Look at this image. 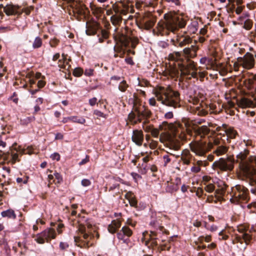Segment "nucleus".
<instances>
[{
    "mask_svg": "<svg viewBox=\"0 0 256 256\" xmlns=\"http://www.w3.org/2000/svg\"><path fill=\"white\" fill-rule=\"evenodd\" d=\"M59 247L60 250H65L69 248V244L66 242H60Z\"/></svg>",
    "mask_w": 256,
    "mask_h": 256,
    "instance_id": "40",
    "label": "nucleus"
},
{
    "mask_svg": "<svg viewBox=\"0 0 256 256\" xmlns=\"http://www.w3.org/2000/svg\"><path fill=\"white\" fill-rule=\"evenodd\" d=\"M238 60L242 62V66L248 70L253 68L255 65V59L254 55L247 52L243 57H239Z\"/></svg>",
    "mask_w": 256,
    "mask_h": 256,
    "instance_id": "8",
    "label": "nucleus"
},
{
    "mask_svg": "<svg viewBox=\"0 0 256 256\" xmlns=\"http://www.w3.org/2000/svg\"><path fill=\"white\" fill-rule=\"evenodd\" d=\"M226 134L227 135V139L228 138H234L238 134L237 132L232 128H228L226 130Z\"/></svg>",
    "mask_w": 256,
    "mask_h": 256,
    "instance_id": "27",
    "label": "nucleus"
},
{
    "mask_svg": "<svg viewBox=\"0 0 256 256\" xmlns=\"http://www.w3.org/2000/svg\"><path fill=\"white\" fill-rule=\"evenodd\" d=\"M142 166H144L143 170L144 173L146 172H148V170H150V171L152 172H157L158 168L155 165H150V164H142Z\"/></svg>",
    "mask_w": 256,
    "mask_h": 256,
    "instance_id": "23",
    "label": "nucleus"
},
{
    "mask_svg": "<svg viewBox=\"0 0 256 256\" xmlns=\"http://www.w3.org/2000/svg\"><path fill=\"white\" fill-rule=\"evenodd\" d=\"M131 175L134 180L142 178V176L136 172H132Z\"/></svg>",
    "mask_w": 256,
    "mask_h": 256,
    "instance_id": "60",
    "label": "nucleus"
},
{
    "mask_svg": "<svg viewBox=\"0 0 256 256\" xmlns=\"http://www.w3.org/2000/svg\"><path fill=\"white\" fill-rule=\"evenodd\" d=\"M46 84V82L42 80H40L38 82L37 86L38 88H42Z\"/></svg>",
    "mask_w": 256,
    "mask_h": 256,
    "instance_id": "57",
    "label": "nucleus"
},
{
    "mask_svg": "<svg viewBox=\"0 0 256 256\" xmlns=\"http://www.w3.org/2000/svg\"><path fill=\"white\" fill-rule=\"evenodd\" d=\"M12 28L10 26H0V32H4L6 31L12 30Z\"/></svg>",
    "mask_w": 256,
    "mask_h": 256,
    "instance_id": "55",
    "label": "nucleus"
},
{
    "mask_svg": "<svg viewBox=\"0 0 256 256\" xmlns=\"http://www.w3.org/2000/svg\"><path fill=\"white\" fill-rule=\"evenodd\" d=\"M20 6L18 4L12 3L8 4L4 8V12L8 16L18 15L22 14V11L20 10Z\"/></svg>",
    "mask_w": 256,
    "mask_h": 256,
    "instance_id": "10",
    "label": "nucleus"
},
{
    "mask_svg": "<svg viewBox=\"0 0 256 256\" xmlns=\"http://www.w3.org/2000/svg\"><path fill=\"white\" fill-rule=\"evenodd\" d=\"M133 196H132V193L130 192H127L125 194V198H126L128 199V201L130 200V199H131Z\"/></svg>",
    "mask_w": 256,
    "mask_h": 256,
    "instance_id": "63",
    "label": "nucleus"
},
{
    "mask_svg": "<svg viewBox=\"0 0 256 256\" xmlns=\"http://www.w3.org/2000/svg\"><path fill=\"white\" fill-rule=\"evenodd\" d=\"M128 87V84H127L125 80H122L119 84L118 88V90L124 92L126 91L127 88Z\"/></svg>",
    "mask_w": 256,
    "mask_h": 256,
    "instance_id": "30",
    "label": "nucleus"
},
{
    "mask_svg": "<svg viewBox=\"0 0 256 256\" xmlns=\"http://www.w3.org/2000/svg\"><path fill=\"white\" fill-rule=\"evenodd\" d=\"M54 176L56 178L57 180V182L58 183H60L62 181V176L59 173L56 172L54 173Z\"/></svg>",
    "mask_w": 256,
    "mask_h": 256,
    "instance_id": "51",
    "label": "nucleus"
},
{
    "mask_svg": "<svg viewBox=\"0 0 256 256\" xmlns=\"http://www.w3.org/2000/svg\"><path fill=\"white\" fill-rule=\"evenodd\" d=\"M210 132V129L206 126H202L198 128L196 130V133L198 135L200 136L201 138L204 136L208 134Z\"/></svg>",
    "mask_w": 256,
    "mask_h": 256,
    "instance_id": "19",
    "label": "nucleus"
},
{
    "mask_svg": "<svg viewBox=\"0 0 256 256\" xmlns=\"http://www.w3.org/2000/svg\"><path fill=\"white\" fill-rule=\"evenodd\" d=\"M200 166H194L190 168L191 172L194 173H198L200 171Z\"/></svg>",
    "mask_w": 256,
    "mask_h": 256,
    "instance_id": "50",
    "label": "nucleus"
},
{
    "mask_svg": "<svg viewBox=\"0 0 256 256\" xmlns=\"http://www.w3.org/2000/svg\"><path fill=\"white\" fill-rule=\"evenodd\" d=\"M198 22L197 21H194L188 26V29L190 33L194 34L198 30Z\"/></svg>",
    "mask_w": 256,
    "mask_h": 256,
    "instance_id": "22",
    "label": "nucleus"
},
{
    "mask_svg": "<svg viewBox=\"0 0 256 256\" xmlns=\"http://www.w3.org/2000/svg\"><path fill=\"white\" fill-rule=\"evenodd\" d=\"M162 126L165 128L170 129L172 132H178V129L182 128V124L180 122H176L174 124H168L167 122H162Z\"/></svg>",
    "mask_w": 256,
    "mask_h": 256,
    "instance_id": "15",
    "label": "nucleus"
},
{
    "mask_svg": "<svg viewBox=\"0 0 256 256\" xmlns=\"http://www.w3.org/2000/svg\"><path fill=\"white\" fill-rule=\"evenodd\" d=\"M192 150L196 155L203 156L206 152V147L204 144H198L191 148Z\"/></svg>",
    "mask_w": 256,
    "mask_h": 256,
    "instance_id": "16",
    "label": "nucleus"
},
{
    "mask_svg": "<svg viewBox=\"0 0 256 256\" xmlns=\"http://www.w3.org/2000/svg\"><path fill=\"white\" fill-rule=\"evenodd\" d=\"M125 62L128 64H129L130 65H134V64L132 59V58L130 57H129V58H125Z\"/></svg>",
    "mask_w": 256,
    "mask_h": 256,
    "instance_id": "56",
    "label": "nucleus"
},
{
    "mask_svg": "<svg viewBox=\"0 0 256 256\" xmlns=\"http://www.w3.org/2000/svg\"><path fill=\"white\" fill-rule=\"evenodd\" d=\"M90 156L88 155H86L85 158L82 159L79 163L80 166L84 165L89 162Z\"/></svg>",
    "mask_w": 256,
    "mask_h": 256,
    "instance_id": "49",
    "label": "nucleus"
},
{
    "mask_svg": "<svg viewBox=\"0 0 256 256\" xmlns=\"http://www.w3.org/2000/svg\"><path fill=\"white\" fill-rule=\"evenodd\" d=\"M149 104L152 106H155L156 105V101L154 98H152L149 100Z\"/></svg>",
    "mask_w": 256,
    "mask_h": 256,
    "instance_id": "61",
    "label": "nucleus"
},
{
    "mask_svg": "<svg viewBox=\"0 0 256 256\" xmlns=\"http://www.w3.org/2000/svg\"><path fill=\"white\" fill-rule=\"evenodd\" d=\"M1 215L2 217H7L8 218L15 219L16 218V214L14 210L8 209L6 210L2 211L1 212Z\"/></svg>",
    "mask_w": 256,
    "mask_h": 256,
    "instance_id": "20",
    "label": "nucleus"
},
{
    "mask_svg": "<svg viewBox=\"0 0 256 256\" xmlns=\"http://www.w3.org/2000/svg\"><path fill=\"white\" fill-rule=\"evenodd\" d=\"M149 224L154 230L150 232L151 238L153 239H156L157 232L156 230H159L160 232L162 231L164 227L161 226L160 224L157 220L156 213H152Z\"/></svg>",
    "mask_w": 256,
    "mask_h": 256,
    "instance_id": "7",
    "label": "nucleus"
},
{
    "mask_svg": "<svg viewBox=\"0 0 256 256\" xmlns=\"http://www.w3.org/2000/svg\"><path fill=\"white\" fill-rule=\"evenodd\" d=\"M86 34L88 36L94 35L96 33V29L94 28H90L86 30Z\"/></svg>",
    "mask_w": 256,
    "mask_h": 256,
    "instance_id": "42",
    "label": "nucleus"
},
{
    "mask_svg": "<svg viewBox=\"0 0 256 256\" xmlns=\"http://www.w3.org/2000/svg\"><path fill=\"white\" fill-rule=\"evenodd\" d=\"M56 236V232L52 228H47L40 233L36 235V241L40 244H43L45 240L48 242L51 239H54Z\"/></svg>",
    "mask_w": 256,
    "mask_h": 256,
    "instance_id": "4",
    "label": "nucleus"
},
{
    "mask_svg": "<svg viewBox=\"0 0 256 256\" xmlns=\"http://www.w3.org/2000/svg\"><path fill=\"white\" fill-rule=\"evenodd\" d=\"M172 44L176 47L183 48L192 42V39L189 36H177L176 40H171Z\"/></svg>",
    "mask_w": 256,
    "mask_h": 256,
    "instance_id": "9",
    "label": "nucleus"
},
{
    "mask_svg": "<svg viewBox=\"0 0 256 256\" xmlns=\"http://www.w3.org/2000/svg\"><path fill=\"white\" fill-rule=\"evenodd\" d=\"M174 116L173 112H168L164 114V118L166 119L172 118Z\"/></svg>",
    "mask_w": 256,
    "mask_h": 256,
    "instance_id": "53",
    "label": "nucleus"
},
{
    "mask_svg": "<svg viewBox=\"0 0 256 256\" xmlns=\"http://www.w3.org/2000/svg\"><path fill=\"white\" fill-rule=\"evenodd\" d=\"M217 229H218L217 226H216V225L212 224L209 228V229H208V230H210V231L213 232L216 231L217 230Z\"/></svg>",
    "mask_w": 256,
    "mask_h": 256,
    "instance_id": "64",
    "label": "nucleus"
},
{
    "mask_svg": "<svg viewBox=\"0 0 256 256\" xmlns=\"http://www.w3.org/2000/svg\"><path fill=\"white\" fill-rule=\"evenodd\" d=\"M240 104L244 108L250 107L252 104V102L246 98H243L240 102Z\"/></svg>",
    "mask_w": 256,
    "mask_h": 256,
    "instance_id": "24",
    "label": "nucleus"
},
{
    "mask_svg": "<svg viewBox=\"0 0 256 256\" xmlns=\"http://www.w3.org/2000/svg\"><path fill=\"white\" fill-rule=\"evenodd\" d=\"M108 232L111 234H114L116 232L117 229L115 228L113 226H112L110 224L108 226Z\"/></svg>",
    "mask_w": 256,
    "mask_h": 256,
    "instance_id": "52",
    "label": "nucleus"
},
{
    "mask_svg": "<svg viewBox=\"0 0 256 256\" xmlns=\"http://www.w3.org/2000/svg\"><path fill=\"white\" fill-rule=\"evenodd\" d=\"M234 200L230 198L232 202H240L242 201H248L249 200L248 190L240 185H236L234 190Z\"/></svg>",
    "mask_w": 256,
    "mask_h": 256,
    "instance_id": "3",
    "label": "nucleus"
},
{
    "mask_svg": "<svg viewBox=\"0 0 256 256\" xmlns=\"http://www.w3.org/2000/svg\"><path fill=\"white\" fill-rule=\"evenodd\" d=\"M234 160L228 158L226 160L220 158L218 160L215 161L212 166L218 168L222 171L232 170L234 167Z\"/></svg>",
    "mask_w": 256,
    "mask_h": 256,
    "instance_id": "5",
    "label": "nucleus"
},
{
    "mask_svg": "<svg viewBox=\"0 0 256 256\" xmlns=\"http://www.w3.org/2000/svg\"><path fill=\"white\" fill-rule=\"evenodd\" d=\"M132 139L136 145L142 146L144 141V134L142 130H133V134L132 136Z\"/></svg>",
    "mask_w": 256,
    "mask_h": 256,
    "instance_id": "13",
    "label": "nucleus"
},
{
    "mask_svg": "<svg viewBox=\"0 0 256 256\" xmlns=\"http://www.w3.org/2000/svg\"><path fill=\"white\" fill-rule=\"evenodd\" d=\"M120 184L118 183L114 184L110 187L108 191H112L115 189H117V190H118L120 188Z\"/></svg>",
    "mask_w": 256,
    "mask_h": 256,
    "instance_id": "47",
    "label": "nucleus"
},
{
    "mask_svg": "<svg viewBox=\"0 0 256 256\" xmlns=\"http://www.w3.org/2000/svg\"><path fill=\"white\" fill-rule=\"evenodd\" d=\"M94 70L92 68L86 69L84 71V74L87 76H92L94 74Z\"/></svg>",
    "mask_w": 256,
    "mask_h": 256,
    "instance_id": "46",
    "label": "nucleus"
},
{
    "mask_svg": "<svg viewBox=\"0 0 256 256\" xmlns=\"http://www.w3.org/2000/svg\"><path fill=\"white\" fill-rule=\"evenodd\" d=\"M156 22V18L154 16H149L143 20V24L146 30L152 28Z\"/></svg>",
    "mask_w": 256,
    "mask_h": 256,
    "instance_id": "17",
    "label": "nucleus"
},
{
    "mask_svg": "<svg viewBox=\"0 0 256 256\" xmlns=\"http://www.w3.org/2000/svg\"><path fill=\"white\" fill-rule=\"evenodd\" d=\"M42 39L39 36H36L33 42L32 48L34 49L38 48L42 46Z\"/></svg>",
    "mask_w": 256,
    "mask_h": 256,
    "instance_id": "26",
    "label": "nucleus"
},
{
    "mask_svg": "<svg viewBox=\"0 0 256 256\" xmlns=\"http://www.w3.org/2000/svg\"><path fill=\"white\" fill-rule=\"evenodd\" d=\"M74 238L76 244L78 246H80V248L88 246V243L82 240L80 238L78 237H74Z\"/></svg>",
    "mask_w": 256,
    "mask_h": 256,
    "instance_id": "25",
    "label": "nucleus"
},
{
    "mask_svg": "<svg viewBox=\"0 0 256 256\" xmlns=\"http://www.w3.org/2000/svg\"><path fill=\"white\" fill-rule=\"evenodd\" d=\"M205 122V120L204 118H198L194 120V123L196 124H201Z\"/></svg>",
    "mask_w": 256,
    "mask_h": 256,
    "instance_id": "62",
    "label": "nucleus"
},
{
    "mask_svg": "<svg viewBox=\"0 0 256 256\" xmlns=\"http://www.w3.org/2000/svg\"><path fill=\"white\" fill-rule=\"evenodd\" d=\"M110 224L113 226L116 229L119 228L121 226V222L118 220H114Z\"/></svg>",
    "mask_w": 256,
    "mask_h": 256,
    "instance_id": "41",
    "label": "nucleus"
},
{
    "mask_svg": "<svg viewBox=\"0 0 256 256\" xmlns=\"http://www.w3.org/2000/svg\"><path fill=\"white\" fill-rule=\"evenodd\" d=\"M166 192L169 193H172L178 190V188H175L174 186L172 185L168 186L166 189Z\"/></svg>",
    "mask_w": 256,
    "mask_h": 256,
    "instance_id": "43",
    "label": "nucleus"
},
{
    "mask_svg": "<svg viewBox=\"0 0 256 256\" xmlns=\"http://www.w3.org/2000/svg\"><path fill=\"white\" fill-rule=\"evenodd\" d=\"M168 40H167L166 41H164V40L159 41L158 42V46L160 48H168L169 46V44H168Z\"/></svg>",
    "mask_w": 256,
    "mask_h": 256,
    "instance_id": "36",
    "label": "nucleus"
},
{
    "mask_svg": "<svg viewBox=\"0 0 256 256\" xmlns=\"http://www.w3.org/2000/svg\"><path fill=\"white\" fill-rule=\"evenodd\" d=\"M167 2L171 3L172 4H174L176 6H178L180 4L179 0H166Z\"/></svg>",
    "mask_w": 256,
    "mask_h": 256,
    "instance_id": "58",
    "label": "nucleus"
},
{
    "mask_svg": "<svg viewBox=\"0 0 256 256\" xmlns=\"http://www.w3.org/2000/svg\"><path fill=\"white\" fill-rule=\"evenodd\" d=\"M212 60L209 58L204 56L200 60V62L202 64L208 65L211 63Z\"/></svg>",
    "mask_w": 256,
    "mask_h": 256,
    "instance_id": "33",
    "label": "nucleus"
},
{
    "mask_svg": "<svg viewBox=\"0 0 256 256\" xmlns=\"http://www.w3.org/2000/svg\"><path fill=\"white\" fill-rule=\"evenodd\" d=\"M238 231L242 233V235L240 236V238L244 240L246 244H248V242H250L252 240V236L244 232L243 228H238Z\"/></svg>",
    "mask_w": 256,
    "mask_h": 256,
    "instance_id": "21",
    "label": "nucleus"
},
{
    "mask_svg": "<svg viewBox=\"0 0 256 256\" xmlns=\"http://www.w3.org/2000/svg\"><path fill=\"white\" fill-rule=\"evenodd\" d=\"M81 184L84 186H88L91 184V182L89 180L84 178L82 180Z\"/></svg>",
    "mask_w": 256,
    "mask_h": 256,
    "instance_id": "45",
    "label": "nucleus"
},
{
    "mask_svg": "<svg viewBox=\"0 0 256 256\" xmlns=\"http://www.w3.org/2000/svg\"><path fill=\"white\" fill-rule=\"evenodd\" d=\"M201 238L202 240L205 242H208L211 240V236H202Z\"/></svg>",
    "mask_w": 256,
    "mask_h": 256,
    "instance_id": "59",
    "label": "nucleus"
},
{
    "mask_svg": "<svg viewBox=\"0 0 256 256\" xmlns=\"http://www.w3.org/2000/svg\"><path fill=\"white\" fill-rule=\"evenodd\" d=\"M242 27L246 30H249L252 27V24L248 19H247L244 21Z\"/></svg>",
    "mask_w": 256,
    "mask_h": 256,
    "instance_id": "35",
    "label": "nucleus"
},
{
    "mask_svg": "<svg viewBox=\"0 0 256 256\" xmlns=\"http://www.w3.org/2000/svg\"><path fill=\"white\" fill-rule=\"evenodd\" d=\"M71 121L80 124H84L86 122L85 118L82 117L78 118L77 116H71Z\"/></svg>",
    "mask_w": 256,
    "mask_h": 256,
    "instance_id": "31",
    "label": "nucleus"
},
{
    "mask_svg": "<svg viewBox=\"0 0 256 256\" xmlns=\"http://www.w3.org/2000/svg\"><path fill=\"white\" fill-rule=\"evenodd\" d=\"M248 151L247 150L244 149V151L240 152L236 155V161L237 162H240V166L241 168H243L246 167L250 160H251L252 162L254 161V162L256 165V158L254 157L252 158V160H249V158H248ZM254 174L256 177V168L254 169Z\"/></svg>",
    "mask_w": 256,
    "mask_h": 256,
    "instance_id": "6",
    "label": "nucleus"
},
{
    "mask_svg": "<svg viewBox=\"0 0 256 256\" xmlns=\"http://www.w3.org/2000/svg\"><path fill=\"white\" fill-rule=\"evenodd\" d=\"M186 63L182 62L179 64V66L181 69V70H186L187 72H189V70H196V66L195 62L190 60V58L186 57Z\"/></svg>",
    "mask_w": 256,
    "mask_h": 256,
    "instance_id": "12",
    "label": "nucleus"
},
{
    "mask_svg": "<svg viewBox=\"0 0 256 256\" xmlns=\"http://www.w3.org/2000/svg\"><path fill=\"white\" fill-rule=\"evenodd\" d=\"M84 72L83 70L80 68H76L73 71V74L74 76L76 77H80L82 76Z\"/></svg>",
    "mask_w": 256,
    "mask_h": 256,
    "instance_id": "34",
    "label": "nucleus"
},
{
    "mask_svg": "<svg viewBox=\"0 0 256 256\" xmlns=\"http://www.w3.org/2000/svg\"><path fill=\"white\" fill-rule=\"evenodd\" d=\"M128 202L131 206L138 208L137 201L134 197H132L131 199H130Z\"/></svg>",
    "mask_w": 256,
    "mask_h": 256,
    "instance_id": "44",
    "label": "nucleus"
},
{
    "mask_svg": "<svg viewBox=\"0 0 256 256\" xmlns=\"http://www.w3.org/2000/svg\"><path fill=\"white\" fill-rule=\"evenodd\" d=\"M164 160V166H166L170 162L171 158L168 154H165L163 156Z\"/></svg>",
    "mask_w": 256,
    "mask_h": 256,
    "instance_id": "39",
    "label": "nucleus"
},
{
    "mask_svg": "<svg viewBox=\"0 0 256 256\" xmlns=\"http://www.w3.org/2000/svg\"><path fill=\"white\" fill-rule=\"evenodd\" d=\"M132 234V230L128 226H124L118 232L116 236L119 240H121L124 238L130 236Z\"/></svg>",
    "mask_w": 256,
    "mask_h": 256,
    "instance_id": "14",
    "label": "nucleus"
},
{
    "mask_svg": "<svg viewBox=\"0 0 256 256\" xmlns=\"http://www.w3.org/2000/svg\"><path fill=\"white\" fill-rule=\"evenodd\" d=\"M204 189L208 192L211 193L214 190L215 186L212 184H210L206 186Z\"/></svg>",
    "mask_w": 256,
    "mask_h": 256,
    "instance_id": "37",
    "label": "nucleus"
},
{
    "mask_svg": "<svg viewBox=\"0 0 256 256\" xmlns=\"http://www.w3.org/2000/svg\"><path fill=\"white\" fill-rule=\"evenodd\" d=\"M250 16V14L248 12H245L239 16L238 18V20L240 22V23L239 22V24H242V22H244L245 20L248 19V17Z\"/></svg>",
    "mask_w": 256,
    "mask_h": 256,
    "instance_id": "32",
    "label": "nucleus"
},
{
    "mask_svg": "<svg viewBox=\"0 0 256 256\" xmlns=\"http://www.w3.org/2000/svg\"><path fill=\"white\" fill-rule=\"evenodd\" d=\"M164 99L162 97L158 98L159 100H162V103L166 106H172L176 108L179 106L178 101L180 100V94L177 92L170 90L164 94Z\"/></svg>",
    "mask_w": 256,
    "mask_h": 256,
    "instance_id": "2",
    "label": "nucleus"
},
{
    "mask_svg": "<svg viewBox=\"0 0 256 256\" xmlns=\"http://www.w3.org/2000/svg\"><path fill=\"white\" fill-rule=\"evenodd\" d=\"M228 148L226 146H220L217 147L215 150L217 155H222L226 152Z\"/></svg>",
    "mask_w": 256,
    "mask_h": 256,
    "instance_id": "28",
    "label": "nucleus"
},
{
    "mask_svg": "<svg viewBox=\"0 0 256 256\" xmlns=\"http://www.w3.org/2000/svg\"><path fill=\"white\" fill-rule=\"evenodd\" d=\"M150 114V112L148 110H144L143 112H140L139 110L138 111V120L140 122L142 120V118H140L141 116L143 118L149 116Z\"/></svg>",
    "mask_w": 256,
    "mask_h": 256,
    "instance_id": "29",
    "label": "nucleus"
},
{
    "mask_svg": "<svg viewBox=\"0 0 256 256\" xmlns=\"http://www.w3.org/2000/svg\"><path fill=\"white\" fill-rule=\"evenodd\" d=\"M50 157L53 160H56L57 161H58L60 160V155L57 152H54L52 154Z\"/></svg>",
    "mask_w": 256,
    "mask_h": 256,
    "instance_id": "48",
    "label": "nucleus"
},
{
    "mask_svg": "<svg viewBox=\"0 0 256 256\" xmlns=\"http://www.w3.org/2000/svg\"><path fill=\"white\" fill-rule=\"evenodd\" d=\"M199 48V46L196 44H192L190 47H186L182 50L183 54L186 57L195 58L197 56V52Z\"/></svg>",
    "mask_w": 256,
    "mask_h": 256,
    "instance_id": "11",
    "label": "nucleus"
},
{
    "mask_svg": "<svg viewBox=\"0 0 256 256\" xmlns=\"http://www.w3.org/2000/svg\"><path fill=\"white\" fill-rule=\"evenodd\" d=\"M183 54L182 50L181 52H174L172 54H170V58L176 61H180L182 62H184V59L182 58Z\"/></svg>",
    "mask_w": 256,
    "mask_h": 256,
    "instance_id": "18",
    "label": "nucleus"
},
{
    "mask_svg": "<svg viewBox=\"0 0 256 256\" xmlns=\"http://www.w3.org/2000/svg\"><path fill=\"white\" fill-rule=\"evenodd\" d=\"M97 102V98L95 97L89 100V104L91 106H94L96 104Z\"/></svg>",
    "mask_w": 256,
    "mask_h": 256,
    "instance_id": "54",
    "label": "nucleus"
},
{
    "mask_svg": "<svg viewBox=\"0 0 256 256\" xmlns=\"http://www.w3.org/2000/svg\"><path fill=\"white\" fill-rule=\"evenodd\" d=\"M164 18V22L162 24V28L170 32H174L178 27L183 28L186 25V21L180 16H172L166 14Z\"/></svg>",
    "mask_w": 256,
    "mask_h": 256,
    "instance_id": "1",
    "label": "nucleus"
},
{
    "mask_svg": "<svg viewBox=\"0 0 256 256\" xmlns=\"http://www.w3.org/2000/svg\"><path fill=\"white\" fill-rule=\"evenodd\" d=\"M94 114L96 116L98 117H101L105 118H106L107 116L106 114L98 110H96L94 111Z\"/></svg>",
    "mask_w": 256,
    "mask_h": 256,
    "instance_id": "38",
    "label": "nucleus"
}]
</instances>
